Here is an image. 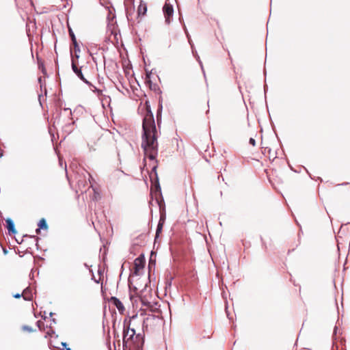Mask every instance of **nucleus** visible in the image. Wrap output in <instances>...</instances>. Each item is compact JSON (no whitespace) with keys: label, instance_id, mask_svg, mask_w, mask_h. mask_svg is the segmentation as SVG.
<instances>
[{"label":"nucleus","instance_id":"obj_1","mask_svg":"<svg viewBox=\"0 0 350 350\" xmlns=\"http://www.w3.org/2000/svg\"><path fill=\"white\" fill-rule=\"evenodd\" d=\"M142 129V148L145 155L150 160H154L158 154V134L153 113L150 107L147 109L146 114L143 119Z\"/></svg>","mask_w":350,"mask_h":350},{"label":"nucleus","instance_id":"obj_2","mask_svg":"<svg viewBox=\"0 0 350 350\" xmlns=\"http://www.w3.org/2000/svg\"><path fill=\"white\" fill-rule=\"evenodd\" d=\"M70 53L71 57V66H77L79 63H83L82 61L79 60L82 53L87 56V63L91 64V60L94 62L96 66H98V63L96 61V57L93 56L92 54H89L87 49L83 47V51H81V46L78 44H72L70 48Z\"/></svg>","mask_w":350,"mask_h":350},{"label":"nucleus","instance_id":"obj_3","mask_svg":"<svg viewBox=\"0 0 350 350\" xmlns=\"http://www.w3.org/2000/svg\"><path fill=\"white\" fill-rule=\"evenodd\" d=\"M161 323V319L159 316L148 314L143 319L142 330L143 332H152Z\"/></svg>","mask_w":350,"mask_h":350},{"label":"nucleus","instance_id":"obj_4","mask_svg":"<svg viewBox=\"0 0 350 350\" xmlns=\"http://www.w3.org/2000/svg\"><path fill=\"white\" fill-rule=\"evenodd\" d=\"M135 335V329L130 328V323L124 321L123 329V346H126L129 342H131Z\"/></svg>","mask_w":350,"mask_h":350},{"label":"nucleus","instance_id":"obj_5","mask_svg":"<svg viewBox=\"0 0 350 350\" xmlns=\"http://www.w3.org/2000/svg\"><path fill=\"white\" fill-rule=\"evenodd\" d=\"M163 12L165 16V22L167 25L171 23V18L174 14L173 6L170 4L165 3L163 7Z\"/></svg>","mask_w":350,"mask_h":350},{"label":"nucleus","instance_id":"obj_6","mask_svg":"<svg viewBox=\"0 0 350 350\" xmlns=\"http://www.w3.org/2000/svg\"><path fill=\"white\" fill-rule=\"evenodd\" d=\"M92 67H72L73 72L76 74V75L79 77L83 81H84L86 84L89 85H92V84L84 77L83 72H85L88 68H91Z\"/></svg>","mask_w":350,"mask_h":350},{"label":"nucleus","instance_id":"obj_7","mask_svg":"<svg viewBox=\"0 0 350 350\" xmlns=\"http://www.w3.org/2000/svg\"><path fill=\"white\" fill-rule=\"evenodd\" d=\"M134 265H135V271L134 273L136 275H138L139 271L142 270L145 265V259L144 255H141L140 256L137 257L135 261H134Z\"/></svg>","mask_w":350,"mask_h":350},{"label":"nucleus","instance_id":"obj_8","mask_svg":"<svg viewBox=\"0 0 350 350\" xmlns=\"http://www.w3.org/2000/svg\"><path fill=\"white\" fill-rule=\"evenodd\" d=\"M157 202L159 206V211H160V219L159 222H161L162 224H164L165 220V204L163 200H157Z\"/></svg>","mask_w":350,"mask_h":350},{"label":"nucleus","instance_id":"obj_9","mask_svg":"<svg viewBox=\"0 0 350 350\" xmlns=\"http://www.w3.org/2000/svg\"><path fill=\"white\" fill-rule=\"evenodd\" d=\"M5 222L8 233L10 234H15L16 233V230L15 228L14 221L11 218H8L5 220Z\"/></svg>","mask_w":350,"mask_h":350},{"label":"nucleus","instance_id":"obj_10","mask_svg":"<svg viewBox=\"0 0 350 350\" xmlns=\"http://www.w3.org/2000/svg\"><path fill=\"white\" fill-rule=\"evenodd\" d=\"M111 302L114 305L120 312H122L124 310V307L122 303L116 297H111Z\"/></svg>","mask_w":350,"mask_h":350},{"label":"nucleus","instance_id":"obj_11","mask_svg":"<svg viewBox=\"0 0 350 350\" xmlns=\"http://www.w3.org/2000/svg\"><path fill=\"white\" fill-rule=\"evenodd\" d=\"M147 12V5L145 2L141 1L139 5L138 6L137 12L138 15H144Z\"/></svg>","mask_w":350,"mask_h":350},{"label":"nucleus","instance_id":"obj_12","mask_svg":"<svg viewBox=\"0 0 350 350\" xmlns=\"http://www.w3.org/2000/svg\"><path fill=\"white\" fill-rule=\"evenodd\" d=\"M38 228L36 229V232L38 233L40 231V229H47L48 225L45 219H41L38 222Z\"/></svg>","mask_w":350,"mask_h":350},{"label":"nucleus","instance_id":"obj_13","mask_svg":"<svg viewBox=\"0 0 350 350\" xmlns=\"http://www.w3.org/2000/svg\"><path fill=\"white\" fill-rule=\"evenodd\" d=\"M23 294L24 299L29 301L32 299V293L30 288L27 287L24 289Z\"/></svg>","mask_w":350,"mask_h":350},{"label":"nucleus","instance_id":"obj_14","mask_svg":"<svg viewBox=\"0 0 350 350\" xmlns=\"http://www.w3.org/2000/svg\"><path fill=\"white\" fill-rule=\"evenodd\" d=\"M148 68L149 67H144L146 74V79L148 80L149 82H151L152 79L153 78L154 69L152 68V69L149 70Z\"/></svg>","mask_w":350,"mask_h":350},{"label":"nucleus","instance_id":"obj_15","mask_svg":"<svg viewBox=\"0 0 350 350\" xmlns=\"http://www.w3.org/2000/svg\"><path fill=\"white\" fill-rule=\"evenodd\" d=\"M69 36L72 41V44H78L75 35L71 28H69Z\"/></svg>","mask_w":350,"mask_h":350},{"label":"nucleus","instance_id":"obj_16","mask_svg":"<svg viewBox=\"0 0 350 350\" xmlns=\"http://www.w3.org/2000/svg\"><path fill=\"white\" fill-rule=\"evenodd\" d=\"M86 185H87V181L85 180H78V186L81 192H83V189H85ZM84 191H85V189H84Z\"/></svg>","mask_w":350,"mask_h":350},{"label":"nucleus","instance_id":"obj_17","mask_svg":"<svg viewBox=\"0 0 350 350\" xmlns=\"http://www.w3.org/2000/svg\"><path fill=\"white\" fill-rule=\"evenodd\" d=\"M163 224L161 222H159L157 224V230H156V236L155 238H157L159 236V234L162 231Z\"/></svg>","mask_w":350,"mask_h":350},{"label":"nucleus","instance_id":"obj_18","mask_svg":"<svg viewBox=\"0 0 350 350\" xmlns=\"http://www.w3.org/2000/svg\"><path fill=\"white\" fill-rule=\"evenodd\" d=\"M162 110V105H160L158 110H157V124L159 126V121L161 120V113Z\"/></svg>","mask_w":350,"mask_h":350},{"label":"nucleus","instance_id":"obj_19","mask_svg":"<svg viewBox=\"0 0 350 350\" xmlns=\"http://www.w3.org/2000/svg\"><path fill=\"white\" fill-rule=\"evenodd\" d=\"M22 329L23 331H27L28 332H33L34 331L33 328L29 325H23Z\"/></svg>","mask_w":350,"mask_h":350},{"label":"nucleus","instance_id":"obj_20","mask_svg":"<svg viewBox=\"0 0 350 350\" xmlns=\"http://www.w3.org/2000/svg\"><path fill=\"white\" fill-rule=\"evenodd\" d=\"M43 79H42V77H38V82L40 83V88L42 89L43 85H44V83H43Z\"/></svg>","mask_w":350,"mask_h":350},{"label":"nucleus","instance_id":"obj_21","mask_svg":"<svg viewBox=\"0 0 350 350\" xmlns=\"http://www.w3.org/2000/svg\"><path fill=\"white\" fill-rule=\"evenodd\" d=\"M37 326L40 329H41L42 326L44 325V323L42 321H38L36 322Z\"/></svg>","mask_w":350,"mask_h":350},{"label":"nucleus","instance_id":"obj_22","mask_svg":"<svg viewBox=\"0 0 350 350\" xmlns=\"http://www.w3.org/2000/svg\"><path fill=\"white\" fill-rule=\"evenodd\" d=\"M40 68H42L41 71H42V74L44 75V79L46 75V68L44 66H42V67H40Z\"/></svg>","mask_w":350,"mask_h":350},{"label":"nucleus","instance_id":"obj_23","mask_svg":"<svg viewBox=\"0 0 350 350\" xmlns=\"http://www.w3.org/2000/svg\"><path fill=\"white\" fill-rule=\"evenodd\" d=\"M249 143L252 145L253 146H254L256 145V141L254 138L251 137L249 140Z\"/></svg>","mask_w":350,"mask_h":350},{"label":"nucleus","instance_id":"obj_24","mask_svg":"<svg viewBox=\"0 0 350 350\" xmlns=\"http://www.w3.org/2000/svg\"><path fill=\"white\" fill-rule=\"evenodd\" d=\"M22 296L23 297V293L22 294L16 293V294L13 295V297L14 298H20Z\"/></svg>","mask_w":350,"mask_h":350},{"label":"nucleus","instance_id":"obj_25","mask_svg":"<svg viewBox=\"0 0 350 350\" xmlns=\"http://www.w3.org/2000/svg\"><path fill=\"white\" fill-rule=\"evenodd\" d=\"M337 329H338V327L336 326H335L334 329V333H333L334 336H335L337 334ZM333 338H334V336H333Z\"/></svg>","mask_w":350,"mask_h":350},{"label":"nucleus","instance_id":"obj_26","mask_svg":"<svg viewBox=\"0 0 350 350\" xmlns=\"http://www.w3.org/2000/svg\"><path fill=\"white\" fill-rule=\"evenodd\" d=\"M184 29H185V33L187 35V37L189 39V33L187 32V29L185 25H184Z\"/></svg>","mask_w":350,"mask_h":350},{"label":"nucleus","instance_id":"obj_27","mask_svg":"<svg viewBox=\"0 0 350 350\" xmlns=\"http://www.w3.org/2000/svg\"><path fill=\"white\" fill-rule=\"evenodd\" d=\"M62 347H64L66 348V346H67V343H66V342H62Z\"/></svg>","mask_w":350,"mask_h":350},{"label":"nucleus","instance_id":"obj_28","mask_svg":"<svg viewBox=\"0 0 350 350\" xmlns=\"http://www.w3.org/2000/svg\"><path fill=\"white\" fill-rule=\"evenodd\" d=\"M156 189H157V190H158V191H159L161 193V187L159 185L157 186Z\"/></svg>","mask_w":350,"mask_h":350},{"label":"nucleus","instance_id":"obj_29","mask_svg":"<svg viewBox=\"0 0 350 350\" xmlns=\"http://www.w3.org/2000/svg\"><path fill=\"white\" fill-rule=\"evenodd\" d=\"M201 70H202V71L203 72L204 76L205 77V72H204V67L203 66H201Z\"/></svg>","mask_w":350,"mask_h":350},{"label":"nucleus","instance_id":"obj_30","mask_svg":"<svg viewBox=\"0 0 350 350\" xmlns=\"http://www.w3.org/2000/svg\"><path fill=\"white\" fill-rule=\"evenodd\" d=\"M137 317V315H133L131 317V320L134 319Z\"/></svg>","mask_w":350,"mask_h":350},{"label":"nucleus","instance_id":"obj_31","mask_svg":"<svg viewBox=\"0 0 350 350\" xmlns=\"http://www.w3.org/2000/svg\"><path fill=\"white\" fill-rule=\"evenodd\" d=\"M3 252L5 254H6L8 253V250L5 248L3 249Z\"/></svg>","mask_w":350,"mask_h":350},{"label":"nucleus","instance_id":"obj_32","mask_svg":"<svg viewBox=\"0 0 350 350\" xmlns=\"http://www.w3.org/2000/svg\"><path fill=\"white\" fill-rule=\"evenodd\" d=\"M109 15H108V16H107V18L109 20V17H110V14H111V10H109Z\"/></svg>","mask_w":350,"mask_h":350},{"label":"nucleus","instance_id":"obj_33","mask_svg":"<svg viewBox=\"0 0 350 350\" xmlns=\"http://www.w3.org/2000/svg\"><path fill=\"white\" fill-rule=\"evenodd\" d=\"M68 110H69V111H70V114H71L72 113H71V111H70V109H68V108H65V109H64V111H68Z\"/></svg>","mask_w":350,"mask_h":350},{"label":"nucleus","instance_id":"obj_34","mask_svg":"<svg viewBox=\"0 0 350 350\" xmlns=\"http://www.w3.org/2000/svg\"><path fill=\"white\" fill-rule=\"evenodd\" d=\"M347 184H348V183H343L342 184H339L338 185H347Z\"/></svg>","mask_w":350,"mask_h":350},{"label":"nucleus","instance_id":"obj_35","mask_svg":"<svg viewBox=\"0 0 350 350\" xmlns=\"http://www.w3.org/2000/svg\"><path fill=\"white\" fill-rule=\"evenodd\" d=\"M267 88V85H265L264 86V88H265V93H266Z\"/></svg>","mask_w":350,"mask_h":350},{"label":"nucleus","instance_id":"obj_36","mask_svg":"<svg viewBox=\"0 0 350 350\" xmlns=\"http://www.w3.org/2000/svg\"><path fill=\"white\" fill-rule=\"evenodd\" d=\"M66 350H72L70 347H66Z\"/></svg>","mask_w":350,"mask_h":350},{"label":"nucleus","instance_id":"obj_37","mask_svg":"<svg viewBox=\"0 0 350 350\" xmlns=\"http://www.w3.org/2000/svg\"><path fill=\"white\" fill-rule=\"evenodd\" d=\"M89 182H90V187H92V181H91L90 179H89Z\"/></svg>","mask_w":350,"mask_h":350},{"label":"nucleus","instance_id":"obj_38","mask_svg":"<svg viewBox=\"0 0 350 350\" xmlns=\"http://www.w3.org/2000/svg\"><path fill=\"white\" fill-rule=\"evenodd\" d=\"M126 68H129V69H131V68H132L133 67L129 66V67H126Z\"/></svg>","mask_w":350,"mask_h":350},{"label":"nucleus","instance_id":"obj_39","mask_svg":"<svg viewBox=\"0 0 350 350\" xmlns=\"http://www.w3.org/2000/svg\"><path fill=\"white\" fill-rule=\"evenodd\" d=\"M263 72H264V74H265V75H266V70H265V69H264Z\"/></svg>","mask_w":350,"mask_h":350},{"label":"nucleus","instance_id":"obj_40","mask_svg":"<svg viewBox=\"0 0 350 350\" xmlns=\"http://www.w3.org/2000/svg\"><path fill=\"white\" fill-rule=\"evenodd\" d=\"M3 156V154L1 152L0 153V157H1Z\"/></svg>","mask_w":350,"mask_h":350},{"label":"nucleus","instance_id":"obj_41","mask_svg":"<svg viewBox=\"0 0 350 350\" xmlns=\"http://www.w3.org/2000/svg\"><path fill=\"white\" fill-rule=\"evenodd\" d=\"M53 314V312H51V313H50V316H52Z\"/></svg>","mask_w":350,"mask_h":350}]
</instances>
